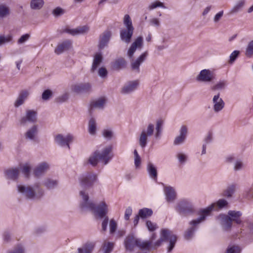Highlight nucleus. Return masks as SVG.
<instances>
[{"label":"nucleus","instance_id":"72a5a7b5","mask_svg":"<svg viewBox=\"0 0 253 253\" xmlns=\"http://www.w3.org/2000/svg\"><path fill=\"white\" fill-rule=\"evenodd\" d=\"M44 4L43 0H31L30 7L33 10H40L43 7Z\"/></svg>","mask_w":253,"mask_h":253},{"label":"nucleus","instance_id":"f8f14e48","mask_svg":"<svg viewBox=\"0 0 253 253\" xmlns=\"http://www.w3.org/2000/svg\"><path fill=\"white\" fill-rule=\"evenodd\" d=\"M96 179V176L94 173H87L84 174L81 177V185L83 187H90Z\"/></svg>","mask_w":253,"mask_h":253},{"label":"nucleus","instance_id":"20e7f679","mask_svg":"<svg viewBox=\"0 0 253 253\" xmlns=\"http://www.w3.org/2000/svg\"><path fill=\"white\" fill-rule=\"evenodd\" d=\"M17 187L18 192L27 199L39 200L44 195V190L39 183L33 185L19 184Z\"/></svg>","mask_w":253,"mask_h":253},{"label":"nucleus","instance_id":"cd10ccee","mask_svg":"<svg viewBox=\"0 0 253 253\" xmlns=\"http://www.w3.org/2000/svg\"><path fill=\"white\" fill-rule=\"evenodd\" d=\"M134 30L122 29L120 31L121 40L126 43L130 42Z\"/></svg>","mask_w":253,"mask_h":253},{"label":"nucleus","instance_id":"b1692460","mask_svg":"<svg viewBox=\"0 0 253 253\" xmlns=\"http://www.w3.org/2000/svg\"><path fill=\"white\" fill-rule=\"evenodd\" d=\"M219 218L220 219L221 224L224 230H228L231 228L232 222L228 215L220 214Z\"/></svg>","mask_w":253,"mask_h":253},{"label":"nucleus","instance_id":"f257e3e1","mask_svg":"<svg viewBox=\"0 0 253 253\" xmlns=\"http://www.w3.org/2000/svg\"><path fill=\"white\" fill-rule=\"evenodd\" d=\"M82 197L83 201L81 203V208L83 210H89L92 211L94 215L100 218L105 217L108 213V206L105 202L102 201L97 206L91 201L89 200V197L87 194L81 191L80 193Z\"/></svg>","mask_w":253,"mask_h":253},{"label":"nucleus","instance_id":"9b49d317","mask_svg":"<svg viewBox=\"0 0 253 253\" xmlns=\"http://www.w3.org/2000/svg\"><path fill=\"white\" fill-rule=\"evenodd\" d=\"M143 44V38L141 36L137 37L132 43L128 49L127 55L129 58H132L137 48L141 49Z\"/></svg>","mask_w":253,"mask_h":253},{"label":"nucleus","instance_id":"052dcab7","mask_svg":"<svg viewBox=\"0 0 253 253\" xmlns=\"http://www.w3.org/2000/svg\"><path fill=\"white\" fill-rule=\"evenodd\" d=\"M177 158L181 164H184L187 160V156L185 154L178 153L177 154Z\"/></svg>","mask_w":253,"mask_h":253},{"label":"nucleus","instance_id":"8fccbe9b","mask_svg":"<svg viewBox=\"0 0 253 253\" xmlns=\"http://www.w3.org/2000/svg\"><path fill=\"white\" fill-rule=\"evenodd\" d=\"M227 204H228V202L226 200L219 199L218 201H217V202H216V204H215V203L212 204V205H214V207H213V209L211 211V212L214 209L215 205H216L218 207V208L221 209V208H223V207L226 206L227 205ZM211 205H212V204Z\"/></svg>","mask_w":253,"mask_h":253},{"label":"nucleus","instance_id":"09e8293b","mask_svg":"<svg viewBox=\"0 0 253 253\" xmlns=\"http://www.w3.org/2000/svg\"><path fill=\"white\" fill-rule=\"evenodd\" d=\"M12 40L11 35H7L6 36L0 35V45L10 42Z\"/></svg>","mask_w":253,"mask_h":253},{"label":"nucleus","instance_id":"aec40b11","mask_svg":"<svg viewBox=\"0 0 253 253\" xmlns=\"http://www.w3.org/2000/svg\"><path fill=\"white\" fill-rule=\"evenodd\" d=\"M73 139V137L70 134H68L65 137L61 134H58L55 137V141L57 143L62 146L66 145L69 149L70 148L69 143L72 142Z\"/></svg>","mask_w":253,"mask_h":253},{"label":"nucleus","instance_id":"7ed1b4c3","mask_svg":"<svg viewBox=\"0 0 253 253\" xmlns=\"http://www.w3.org/2000/svg\"><path fill=\"white\" fill-rule=\"evenodd\" d=\"M112 146H106L101 149L95 151L89 158L88 162L93 166H96L98 161L106 165L112 158Z\"/></svg>","mask_w":253,"mask_h":253},{"label":"nucleus","instance_id":"ea45409f","mask_svg":"<svg viewBox=\"0 0 253 253\" xmlns=\"http://www.w3.org/2000/svg\"><path fill=\"white\" fill-rule=\"evenodd\" d=\"M235 186L231 185L229 186L222 193V196L227 198H231L235 191Z\"/></svg>","mask_w":253,"mask_h":253},{"label":"nucleus","instance_id":"a878e982","mask_svg":"<svg viewBox=\"0 0 253 253\" xmlns=\"http://www.w3.org/2000/svg\"><path fill=\"white\" fill-rule=\"evenodd\" d=\"M167 201L168 202H173L176 198V193L174 189L170 186H166L164 188Z\"/></svg>","mask_w":253,"mask_h":253},{"label":"nucleus","instance_id":"a18cd8bd","mask_svg":"<svg viewBox=\"0 0 253 253\" xmlns=\"http://www.w3.org/2000/svg\"><path fill=\"white\" fill-rule=\"evenodd\" d=\"M245 4V0H239L232 8L230 11L231 14L236 13L240 10Z\"/></svg>","mask_w":253,"mask_h":253},{"label":"nucleus","instance_id":"a19ab883","mask_svg":"<svg viewBox=\"0 0 253 253\" xmlns=\"http://www.w3.org/2000/svg\"><path fill=\"white\" fill-rule=\"evenodd\" d=\"M124 24L126 27V30H134L131 19L128 14H126L124 18Z\"/></svg>","mask_w":253,"mask_h":253},{"label":"nucleus","instance_id":"a211bd4d","mask_svg":"<svg viewBox=\"0 0 253 253\" xmlns=\"http://www.w3.org/2000/svg\"><path fill=\"white\" fill-rule=\"evenodd\" d=\"M72 42L71 41L67 40L59 43L54 50L57 54H60L63 52L70 49L72 47Z\"/></svg>","mask_w":253,"mask_h":253},{"label":"nucleus","instance_id":"13d9d810","mask_svg":"<svg viewBox=\"0 0 253 253\" xmlns=\"http://www.w3.org/2000/svg\"><path fill=\"white\" fill-rule=\"evenodd\" d=\"M158 7H164L165 6H164V4L162 2L160 1H155L149 5L148 9L149 10H151Z\"/></svg>","mask_w":253,"mask_h":253},{"label":"nucleus","instance_id":"f704fd0d","mask_svg":"<svg viewBox=\"0 0 253 253\" xmlns=\"http://www.w3.org/2000/svg\"><path fill=\"white\" fill-rule=\"evenodd\" d=\"M37 133L38 126L37 125H34L27 131L25 136L27 138L33 139L37 135Z\"/></svg>","mask_w":253,"mask_h":253},{"label":"nucleus","instance_id":"0eeeda50","mask_svg":"<svg viewBox=\"0 0 253 253\" xmlns=\"http://www.w3.org/2000/svg\"><path fill=\"white\" fill-rule=\"evenodd\" d=\"M154 132V126L152 124L148 125L146 128L142 130L139 138V143L142 148H144L147 143L148 137L152 136Z\"/></svg>","mask_w":253,"mask_h":253},{"label":"nucleus","instance_id":"e2e57ef3","mask_svg":"<svg viewBox=\"0 0 253 253\" xmlns=\"http://www.w3.org/2000/svg\"><path fill=\"white\" fill-rule=\"evenodd\" d=\"M103 135L107 139H110L113 136V132L109 129H105L103 131Z\"/></svg>","mask_w":253,"mask_h":253},{"label":"nucleus","instance_id":"393cba45","mask_svg":"<svg viewBox=\"0 0 253 253\" xmlns=\"http://www.w3.org/2000/svg\"><path fill=\"white\" fill-rule=\"evenodd\" d=\"M242 213L240 211H229L228 212V215L231 219L232 222H235L238 224H240L242 223V221L240 217Z\"/></svg>","mask_w":253,"mask_h":253},{"label":"nucleus","instance_id":"f03ea898","mask_svg":"<svg viewBox=\"0 0 253 253\" xmlns=\"http://www.w3.org/2000/svg\"><path fill=\"white\" fill-rule=\"evenodd\" d=\"M156 238V235L154 233L151 236L150 240L148 241L151 242V249H156L159 247L163 242L168 241L169 242L167 249L168 253H170L172 251L177 241V236L168 229H162L160 233V238L153 244V241Z\"/></svg>","mask_w":253,"mask_h":253},{"label":"nucleus","instance_id":"473e14b6","mask_svg":"<svg viewBox=\"0 0 253 253\" xmlns=\"http://www.w3.org/2000/svg\"><path fill=\"white\" fill-rule=\"evenodd\" d=\"M103 57L100 53H97L94 56L93 64L92 65L91 70L94 71L102 62Z\"/></svg>","mask_w":253,"mask_h":253},{"label":"nucleus","instance_id":"bb28decb","mask_svg":"<svg viewBox=\"0 0 253 253\" xmlns=\"http://www.w3.org/2000/svg\"><path fill=\"white\" fill-rule=\"evenodd\" d=\"M20 170L17 168L9 169L5 170V174L6 178L11 180H16L19 174Z\"/></svg>","mask_w":253,"mask_h":253},{"label":"nucleus","instance_id":"c03bdc74","mask_svg":"<svg viewBox=\"0 0 253 253\" xmlns=\"http://www.w3.org/2000/svg\"><path fill=\"white\" fill-rule=\"evenodd\" d=\"M163 125V121L162 120H158L156 123V132L155 133V137L156 138H159L161 136L162 127Z\"/></svg>","mask_w":253,"mask_h":253},{"label":"nucleus","instance_id":"c85d7f7f","mask_svg":"<svg viewBox=\"0 0 253 253\" xmlns=\"http://www.w3.org/2000/svg\"><path fill=\"white\" fill-rule=\"evenodd\" d=\"M147 170L149 176L154 180H156L158 176L157 168L151 162L148 163Z\"/></svg>","mask_w":253,"mask_h":253},{"label":"nucleus","instance_id":"dca6fc26","mask_svg":"<svg viewBox=\"0 0 253 253\" xmlns=\"http://www.w3.org/2000/svg\"><path fill=\"white\" fill-rule=\"evenodd\" d=\"M88 30V27L86 25H84L83 26L78 27L75 29H70L67 28L63 30V32L68 33L72 36H76L79 35L84 34L87 33Z\"/></svg>","mask_w":253,"mask_h":253},{"label":"nucleus","instance_id":"5701e85b","mask_svg":"<svg viewBox=\"0 0 253 253\" xmlns=\"http://www.w3.org/2000/svg\"><path fill=\"white\" fill-rule=\"evenodd\" d=\"M29 95V92L26 90H22L19 94V95L14 102V106L18 107L22 105Z\"/></svg>","mask_w":253,"mask_h":253},{"label":"nucleus","instance_id":"2eb2a0df","mask_svg":"<svg viewBox=\"0 0 253 253\" xmlns=\"http://www.w3.org/2000/svg\"><path fill=\"white\" fill-rule=\"evenodd\" d=\"M212 103L213 110L215 113L221 111L225 106V103L223 99L220 97V94L219 93L213 96Z\"/></svg>","mask_w":253,"mask_h":253},{"label":"nucleus","instance_id":"69168bd1","mask_svg":"<svg viewBox=\"0 0 253 253\" xmlns=\"http://www.w3.org/2000/svg\"><path fill=\"white\" fill-rule=\"evenodd\" d=\"M132 211L130 207H129L126 209V210L125 211V216H124V218L126 220H127L129 219L130 216L132 214Z\"/></svg>","mask_w":253,"mask_h":253},{"label":"nucleus","instance_id":"864d4df0","mask_svg":"<svg viewBox=\"0 0 253 253\" xmlns=\"http://www.w3.org/2000/svg\"><path fill=\"white\" fill-rule=\"evenodd\" d=\"M109 228L110 234H113L116 231L117 228V224L114 219H112L110 221Z\"/></svg>","mask_w":253,"mask_h":253},{"label":"nucleus","instance_id":"6e6552de","mask_svg":"<svg viewBox=\"0 0 253 253\" xmlns=\"http://www.w3.org/2000/svg\"><path fill=\"white\" fill-rule=\"evenodd\" d=\"M176 209L181 215L184 216L192 214L194 212L193 205L185 200H182L178 203Z\"/></svg>","mask_w":253,"mask_h":253},{"label":"nucleus","instance_id":"338daca9","mask_svg":"<svg viewBox=\"0 0 253 253\" xmlns=\"http://www.w3.org/2000/svg\"><path fill=\"white\" fill-rule=\"evenodd\" d=\"M109 218L108 216H105L102 222V230L103 231H106L107 230V225L108 223Z\"/></svg>","mask_w":253,"mask_h":253},{"label":"nucleus","instance_id":"c9c22d12","mask_svg":"<svg viewBox=\"0 0 253 253\" xmlns=\"http://www.w3.org/2000/svg\"><path fill=\"white\" fill-rule=\"evenodd\" d=\"M58 182L57 180L51 178L46 179L43 182L44 186L47 189L54 188L58 185Z\"/></svg>","mask_w":253,"mask_h":253},{"label":"nucleus","instance_id":"ddd939ff","mask_svg":"<svg viewBox=\"0 0 253 253\" xmlns=\"http://www.w3.org/2000/svg\"><path fill=\"white\" fill-rule=\"evenodd\" d=\"M49 165L45 162L38 164L34 169L33 173L36 177L42 176L49 169Z\"/></svg>","mask_w":253,"mask_h":253},{"label":"nucleus","instance_id":"603ef678","mask_svg":"<svg viewBox=\"0 0 253 253\" xmlns=\"http://www.w3.org/2000/svg\"><path fill=\"white\" fill-rule=\"evenodd\" d=\"M240 249L238 246H229L226 253H240Z\"/></svg>","mask_w":253,"mask_h":253},{"label":"nucleus","instance_id":"412c9836","mask_svg":"<svg viewBox=\"0 0 253 253\" xmlns=\"http://www.w3.org/2000/svg\"><path fill=\"white\" fill-rule=\"evenodd\" d=\"M187 133V128L185 126H182L180 130V134L175 137L173 144L175 145H180L185 141Z\"/></svg>","mask_w":253,"mask_h":253},{"label":"nucleus","instance_id":"58836bf2","mask_svg":"<svg viewBox=\"0 0 253 253\" xmlns=\"http://www.w3.org/2000/svg\"><path fill=\"white\" fill-rule=\"evenodd\" d=\"M138 213L141 218H146L152 215L153 211L150 209L143 208L140 209Z\"/></svg>","mask_w":253,"mask_h":253},{"label":"nucleus","instance_id":"774afa93","mask_svg":"<svg viewBox=\"0 0 253 253\" xmlns=\"http://www.w3.org/2000/svg\"><path fill=\"white\" fill-rule=\"evenodd\" d=\"M223 11H221L217 13L214 17L213 20L215 23L218 22L221 18L223 16Z\"/></svg>","mask_w":253,"mask_h":253},{"label":"nucleus","instance_id":"e433bc0d","mask_svg":"<svg viewBox=\"0 0 253 253\" xmlns=\"http://www.w3.org/2000/svg\"><path fill=\"white\" fill-rule=\"evenodd\" d=\"M10 14V9L4 4H0V18H3Z\"/></svg>","mask_w":253,"mask_h":253},{"label":"nucleus","instance_id":"680f3d73","mask_svg":"<svg viewBox=\"0 0 253 253\" xmlns=\"http://www.w3.org/2000/svg\"><path fill=\"white\" fill-rule=\"evenodd\" d=\"M98 75L102 78L106 77L108 74V72L106 69L104 67L100 68L98 70Z\"/></svg>","mask_w":253,"mask_h":253},{"label":"nucleus","instance_id":"1a4fd4ad","mask_svg":"<svg viewBox=\"0 0 253 253\" xmlns=\"http://www.w3.org/2000/svg\"><path fill=\"white\" fill-rule=\"evenodd\" d=\"M213 73L209 69H204L196 76V80L198 82L210 83L214 79Z\"/></svg>","mask_w":253,"mask_h":253},{"label":"nucleus","instance_id":"c756f323","mask_svg":"<svg viewBox=\"0 0 253 253\" xmlns=\"http://www.w3.org/2000/svg\"><path fill=\"white\" fill-rule=\"evenodd\" d=\"M126 62L123 58H120L116 59L112 64V67L114 70H119L126 67Z\"/></svg>","mask_w":253,"mask_h":253},{"label":"nucleus","instance_id":"4468645a","mask_svg":"<svg viewBox=\"0 0 253 253\" xmlns=\"http://www.w3.org/2000/svg\"><path fill=\"white\" fill-rule=\"evenodd\" d=\"M91 88L90 84L88 83L76 84L71 86L72 90L78 93L89 92Z\"/></svg>","mask_w":253,"mask_h":253},{"label":"nucleus","instance_id":"0e129e2a","mask_svg":"<svg viewBox=\"0 0 253 253\" xmlns=\"http://www.w3.org/2000/svg\"><path fill=\"white\" fill-rule=\"evenodd\" d=\"M69 98V94L68 93H65L61 96H59L57 98L58 102H62L66 101Z\"/></svg>","mask_w":253,"mask_h":253},{"label":"nucleus","instance_id":"2f4dec72","mask_svg":"<svg viewBox=\"0 0 253 253\" xmlns=\"http://www.w3.org/2000/svg\"><path fill=\"white\" fill-rule=\"evenodd\" d=\"M106 99L104 97L99 98L93 101L90 104L91 108L102 109L105 104Z\"/></svg>","mask_w":253,"mask_h":253},{"label":"nucleus","instance_id":"6ab92c4d","mask_svg":"<svg viewBox=\"0 0 253 253\" xmlns=\"http://www.w3.org/2000/svg\"><path fill=\"white\" fill-rule=\"evenodd\" d=\"M37 113L36 111L29 110L26 111V116L23 117L20 120L22 125H25L27 122L35 123L37 121Z\"/></svg>","mask_w":253,"mask_h":253},{"label":"nucleus","instance_id":"4c0bfd02","mask_svg":"<svg viewBox=\"0 0 253 253\" xmlns=\"http://www.w3.org/2000/svg\"><path fill=\"white\" fill-rule=\"evenodd\" d=\"M88 132L91 135H94L96 130V123L93 118L90 119L88 122Z\"/></svg>","mask_w":253,"mask_h":253},{"label":"nucleus","instance_id":"de8ad7c7","mask_svg":"<svg viewBox=\"0 0 253 253\" xmlns=\"http://www.w3.org/2000/svg\"><path fill=\"white\" fill-rule=\"evenodd\" d=\"M31 170V166L29 164H24L22 169V172L27 177H29L30 171Z\"/></svg>","mask_w":253,"mask_h":253},{"label":"nucleus","instance_id":"bf43d9fd","mask_svg":"<svg viewBox=\"0 0 253 253\" xmlns=\"http://www.w3.org/2000/svg\"><path fill=\"white\" fill-rule=\"evenodd\" d=\"M30 37V35L29 34H26L22 35L17 41V43L19 44H22L28 41Z\"/></svg>","mask_w":253,"mask_h":253},{"label":"nucleus","instance_id":"9d476101","mask_svg":"<svg viewBox=\"0 0 253 253\" xmlns=\"http://www.w3.org/2000/svg\"><path fill=\"white\" fill-rule=\"evenodd\" d=\"M148 53L147 51H145L140 55L136 59H132L131 61L130 66L132 70L138 73L140 72V66L146 59Z\"/></svg>","mask_w":253,"mask_h":253},{"label":"nucleus","instance_id":"f3484780","mask_svg":"<svg viewBox=\"0 0 253 253\" xmlns=\"http://www.w3.org/2000/svg\"><path fill=\"white\" fill-rule=\"evenodd\" d=\"M138 85V81L129 82L122 87L121 92L124 94L130 93L137 88Z\"/></svg>","mask_w":253,"mask_h":253},{"label":"nucleus","instance_id":"39448f33","mask_svg":"<svg viewBox=\"0 0 253 253\" xmlns=\"http://www.w3.org/2000/svg\"><path fill=\"white\" fill-rule=\"evenodd\" d=\"M214 205H210L207 208L202 210L200 212V217L196 219L193 220L189 222L191 227L185 232L184 237L186 240H190L194 236V232L197 226L202 221L205 220L206 217L209 215L211 211L213 209Z\"/></svg>","mask_w":253,"mask_h":253},{"label":"nucleus","instance_id":"37998d69","mask_svg":"<svg viewBox=\"0 0 253 253\" xmlns=\"http://www.w3.org/2000/svg\"><path fill=\"white\" fill-rule=\"evenodd\" d=\"M114 246V244L113 243L105 241L102 246L104 253H110L113 251Z\"/></svg>","mask_w":253,"mask_h":253},{"label":"nucleus","instance_id":"5fc2aeb1","mask_svg":"<svg viewBox=\"0 0 253 253\" xmlns=\"http://www.w3.org/2000/svg\"><path fill=\"white\" fill-rule=\"evenodd\" d=\"M52 95V92L49 89L44 90L42 94V99L44 100H48Z\"/></svg>","mask_w":253,"mask_h":253},{"label":"nucleus","instance_id":"79ce46f5","mask_svg":"<svg viewBox=\"0 0 253 253\" xmlns=\"http://www.w3.org/2000/svg\"><path fill=\"white\" fill-rule=\"evenodd\" d=\"M227 82L226 81H220L215 85L212 86L211 89L213 91L222 90L225 88Z\"/></svg>","mask_w":253,"mask_h":253},{"label":"nucleus","instance_id":"6e6d98bb","mask_svg":"<svg viewBox=\"0 0 253 253\" xmlns=\"http://www.w3.org/2000/svg\"><path fill=\"white\" fill-rule=\"evenodd\" d=\"M146 225L148 229L150 231H153L158 228L156 223H153L150 220L146 221Z\"/></svg>","mask_w":253,"mask_h":253},{"label":"nucleus","instance_id":"4d7b16f0","mask_svg":"<svg viewBox=\"0 0 253 253\" xmlns=\"http://www.w3.org/2000/svg\"><path fill=\"white\" fill-rule=\"evenodd\" d=\"M240 51L238 50H234L230 55L229 63H233L239 56Z\"/></svg>","mask_w":253,"mask_h":253},{"label":"nucleus","instance_id":"7c9ffc66","mask_svg":"<svg viewBox=\"0 0 253 253\" xmlns=\"http://www.w3.org/2000/svg\"><path fill=\"white\" fill-rule=\"evenodd\" d=\"M95 244L92 242H87L78 249V253H91L94 247Z\"/></svg>","mask_w":253,"mask_h":253},{"label":"nucleus","instance_id":"4be33fe9","mask_svg":"<svg viewBox=\"0 0 253 253\" xmlns=\"http://www.w3.org/2000/svg\"><path fill=\"white\" fill-rule=\"evenodd\" d=\"M111 36V33L110 31H105L100 35L98 45L100 49H103L107 46Z\"/></svg>","mask_w":253,"mask_h":253},{"label":"nucleus","instance_id":"49530a36","mask_svg":"<svg viewBox=\"0 0 253 253\" xmlns=\"http://www.w3.org/2000/svg\"><path fill=\"white\" fill-rule=\"evenodd\" d=\"M245 54L246 56L249 58L253 56V40L248 43L246 49Z\"/></svg>","mask_w":253,"mask_h":253},{"label":"nucleus","instance_id":"423d86ee","mask_svg":"<svg viewBox=\"0 0 253 253\" xmlns=\"http://www.w3.org/2000/svg\"><path fill=\"white\" fill-rule=\"evenodd\" d=\"M151 242L142 241L133 236H127L125 240V246L126 251L132 252L136 247L140 250L148 251L151 249Z\"/></svg>","mask_w":253,"mask_h":253},{"label":"nucleus","instance_id":"3c124183","mask_svg":"<svg viewBox=\"0 0 253 253\" xmlns=\"http://www.w3.org/2000/svg\"><path fill=\"white\" fill-rule=\"evenodd\" d=\"M65 13V10L64 9H63L60 7H56L52 11V14L55 17L60 16L61 15L64 14Z\"/></svg>","mask_w":253,"mask_h":253}]
</instances>
